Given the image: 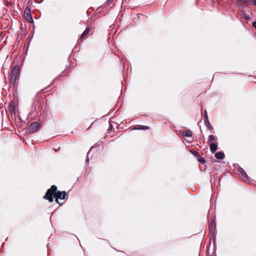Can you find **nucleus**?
<instances>
[{
    "label": "nucleus",
    "instance_id": "obj_11",
    "mask_svg": "<svg viewBox=\"0 0 256 256\" xmlns=\"http://www.w3.org/2000/svg\"><path fill=\"white\" fill-rule=\"evenodd\" d=\"M208 142V144L218 142L216 138L212 134L209 136Z\"/></svg>",
    "mask_w": 256,
    "mask_h": 256
},
{
    "label": "nucleus",
    "instance_id": "obj_20",
    "mask_svg": "<svg viewBox=\"0 0 256 256\" xmlns=\"http://www.w3.org/2000/svg\"><path fill=\"white\" fill-rule=\"evenodd\" d=\"M248 3L256 7V0H249Z\"/></svg>",
    "mask_w": 256,
    "mask_h": 256
},
{
    "label": "nucleus",
    "instance_id": "obj_12",
    "mask_svg": "<svg viewBox=\"0 0 256 256\" xmlns=\"http://www.w3.org/2000/svg\"><path fill=\"white\" fill-rule=\"evenodd\" d=\"M149 127L146 126L136 125L132 130H146L148 129Z\"/></svg>",
    "mask_w": 256,
    "mask_h": 256
},
{
    "label": "nucleus",
    "instance_id": "obj_17",
    "mask_svg": "<svg viewBox=\"0 0 256 256\" xmlns=\"http://www.w3.org/2000/svg\"><path fill=\"white\" fill-rule=\"evenodd\" d=\"M190 152L194 156H195L196 157V158H198V157H200V154L197 152V151H196L192 149L190 150Z\"/></svg>",
    "mask_w": 256,
    "mask_h": 256
},
{
    "label": "nucleus",
    "instance_id": "obj_1",
    "mask_svg": "<svg viewBox=\"0 0 256 256\" xmlns=\"http://www.w3.org/2000/svg\"><path fill=\"white\" fill-rule=\"evenodd\" d=\"M68 198V195L65 191L60 192L57 190V186L52 185L50 188L48 189L44 196V198L48 200L50 202H52L54 198L56 199V201L60 206L62 204L58 201V198L60 200H65Z\"/></svg>",
    "mask_w": 256,
    "mask_h": 256
},
{
    "label": "nucleus",
    "instance_id": "obj_19",
    "mask_svg": "<svg viewBox=\"0 0 256 256\" xmlns=\"http://www.w3.org/2000/svg\"><path fill=\"white\" fill-rule=\"evenodd\" d=\"M208 120V113L206 110L204 111V121H206Z\"/></svg>",
    "mask_w": 256,
    "mask_h": 256
},
{
    "label": "nucleus",
    "instance_id": "obj_9",
    "mask_svg": "<svg viewBox=\"0 0 256 256\" xmlns=\"http://www.w3.org/2000/svg\"><path fill=\"white\" fill-rule=\"evenodd\" d=\"M208 144L210 145V150L212 152H214L215 151H216V150L218 148V142L210 143Z\"/></svg>",
    "mask_w": 256,
    "mask_h": 256
},
{
    "label": "nucleus",
    "instance_id": "obj_7",
    "mask_svg": "<svg viewBox=\"0 0 256 256\" xmlns=\"http://www.w3.org/2000/svg\"><path fill=\"white\" fill-rule=\"evenodd\" d=\"M20 67L18 65H16L14 66L12 70V76H18L20 77Z\"/></svg>",
    "mask_w": 256,
    "mask_h": 256
},
{
    "label": "nucleus",
    "instance_id": "obj_6",
    "mask_svg": "<svg viewBox=\"0 0 256 256\" xmlns=\"http://www.w3.org/2000/svg\"><path fill=\"white\" fill-rule=\"evenodd\" d=\"M209 226L210 234L211 235L210 240H211L212 238L214 240L216 233V225H209Z\"/></svg>",
    "mask_w": 256,
    "mask_h": 256
},
{
    "label": "nucleus",
    "instance_id": "obj_24",
    "mask_svg": "<svg viewBox=\"0 0 256 256\" xmlns=\"http://www.w3.org/2000/svg\"><path fill=\"white\" fill-rule=\"evenodd\" d=\"M40 113H41V112H40L39 114H38V115L40 116Z\"/></svg>",
    "mask_w": 256,
    "mask_h": 256
},
{
    "label": "nucleus",
    "instance_id": "obj_25",
    "mask_svg": "<svg viewBox=\"0 0 256 256\" xmlns=\"http://www.w3.org/2000/svg\"><path fill=\"white\" fill-rule=\"evenodd\" d=\"M7 2V5H8L10 4L9 2Z\"/></svg>",
    "mask_w": 256,
    "mask_h": 256
},
{
    "label": "nucleus",
    "instance_id": "obj_18",
    "mask_svg": "<svg viewBox=\"0 0 256 256\" xmlns=\"http://www.w3.org/2000/svg\"><path fill=\"white\" fill-rule=\"evenodd\" d=\"M198 161L199 162L202 164H204L206 162V160L204 158H202L200 156V157L198 158Z\"/></svg>",
    "mask_w": 256,
    "mask_h": 256
},
{
    "label": "nucleus",
    "instance_id": "obj_2",
    "mask_svg": "<svg viewBox=\"0 0 256 256\" xmlns=\"http://www.w3.org/2000/svg\"><path fill=\"white\" fill-rule=\"evenodd\" d=\"M24 16L26 20L28 22L32 23L34 22V20L31 14V10L29 6H26L24 10Z\"/></svg>",
    "mask_w": 256,
    "mask_h": 256
},
{
    "label": "nucleus",
    "instance_id": "obj_22",
    "mask_svg": "<svg viewBox=\"0 0 256 256\" xmlns=\"http://www.w3.org/2000/svg\"><path fill=\"white\" fill-rule=\"evenodd\" d=\"M113 1V0H107L106 2L108 4L112 3V2Z\"/></svg>",
    "mask_w": 256,
    "mask_h": 256
},
{
    "label": "nucleus",
    "instance_id": "obj_5",
    "mask_svg": "<svg viewBox=\"0 0 256 256\" xmlns=\"http://www.w3.org/2000/svg\"><path fill=\"white\" fill-rule=\"evenodd\" d=\"M19 77L16 76L11 75L10 80V84L12 86L13 88H15L16 87V85L18 82Z\"/></svg>",
    "mask_w": 256,
    "mask_h": 256
},
{
    "label": "nucleus",
    "instance_id": "obj_4",
    "mask_svg": "<svg viewBox=\"0 0 256 256\" xmlns=\"http://www.w3.org/2000/svg\"><path fill=\"white\" fill-rule=\"evenodd\" d=\"M39 126L40 124L38 122H32L28 127L27 130L30 133H33L36 132L38 130Z\"/></svg>",
    "mask_w": 256,
    "mask_h": 256
},
{
    "label": "nucleus",
    "instance_id": "obj_15",
    "mask_svg": "<svg viewBox=\"0 0 256 256\" xmlns=\"http://www.w3.org/2000/svg\"><path fill=\"white\" fill-rule=\"evenodd\" d=\"M205 126L209 130H211L213 129V127L212 126L210 122H209V120L204 121Z\"/></svg>",
    "mask_w": 256,
    "mask_h": 256
},
{
    "label": "nucleus",
    "instance_id": "obj_21",
    "mask_svg": "<svg viewBox=\"0 0 256 256\" xmlns=\"http://www.w3.org/2000/svg\"><path fill=\"white\" fill-rule=\"evenodd\" d=\"M252 26L256 29V21L253 22Z\"/></svg>",
    "mask_w": 256,
    "mask_h": 256
},
{
    "label": "nucleus",
    "instance_id": "obj_14",
    "mask_svg": "<svg viewBox=\"0 0 256 256\" xmlns=\"http://www.w3.org/2000/svg\"><path fill=\"white\" fill-rule=\"evenodd\" d=\"M249 0H238L236 4L238 6H242L244 4L248 3Z\"/></svg>",
    "mask_w": 256,
    "mask_h": 256
},
{
    "label": "nucleus",
    "instance_id": "obj_10",
    "mask_svg": "<svg viewBox=\"0 0 256 256\" xmlns=\"http://www.w3.org/2000/svg\"><path fill=\"white\" fill-rule=\"evenodd\" d=\"M180 134L183 137H190L192 136V132L190 130L182 132Z\"/></svg>",
    "mask_w": 256,
    "mask_h": 256
},
{
    "label": "nucleus",
    "instance_id": "obj_3",
    "mask_svg": "<svg viewBox=\"0 0 256 256\" xmlns=\"http://www.w3.org/2000/svg\"><path fill=\"white\" fill-rule=\"evenodd\" d=\"M237 170L238 174L241 177L242 179L244 182H248L249 181V177L244 170L240 167L237 169Z\"/></svg>",
    "mask_w": 256,
    "mask_h": 256
},
{
    "label": "nucleus",
    "instance_id": "obj_13",
    "mask_svg": "<svg viewBox=\"0 0 256 256\" xmlns=\"http://www.w3.org/2000/svg\"><path fill=\"white\" fill-rule=\"evenodd\" d=\"M224 153L221 152H216L215 154V157L217 159H223L224 158Z\"/></svg>",
    "mask_w": 256,
    "mask_h": 256
},
{
    "label": "nucleus",
    "instance_id": "obj_16",
    "mask_svg": "<svg viewBox=\"0 0 256 256\" xmlns=\"http://www.w3.org/2000/svg\"><path fill=\"white\" fill-rule=\"evenodd\" d=\"M90 28L89 27H88L84 32L82 33L81 35V38L84 37L86 35L88 34V33L90 32Z\"/></svg>",
    "mask_w": 256,
    "mask_h": 256
},
{
    "label": "nucleus",
    "instance_id": "obj_8",
    "mask_svg": "<svg viewBox=\"0 0 256 256\" xmlns=\"http://www.w3.org/2000/svg\"><path fill=\"white\" fill-rule=\"evenodd\" d=\"M9 110L12 115L15 114L16 112V104L13 102H10L9 104Z\"/></svg>",
    "mask_w": 256,
    "mask_h": 256
},
{
    "label": "nucleus",
    "instance_id": "obj_23",
    "mask_svg": "<svg viewBox=\"0 0 256 256\" xmlns=\"http://www.w3.org/2000/svg\"><path fill=\"white\" fill-rule=\"evenodd\" d=\"M210 224H215V222L214 220H212L210 222Z\"/></svg>",
    "mask_w": 256,
    "mask_h": 256
}]
</instances>
